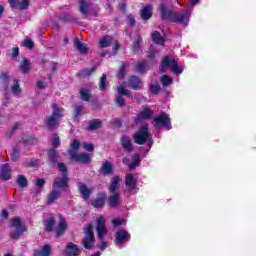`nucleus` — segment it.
Instances as JSON below:
<instances>
[{"label":"nucleus","instance_id":"58","mask_svg":"<svg viewBox=\"0 0 256 256\" xmlns=\"http://www.w3.org/2000/svg\"><path fill=\"white\" fill-rule=\"evenodd\" d=\"M60 146L61 138L59 137V135L55 134L54 138L52 139V147H54V149H57Z\"/></svg>","mask_w":256,"mask_h":256},{"label":"nucleus","instance_id":"24","mask_svg":"<svg viewBox=\"0 0 256 256\" xmlns=\"http://www.w3.org/2000/svg\"><path fill=\"white\" fill-rule=\"evenodd\" d=\"M120 182H121V177L114 176L110 181V186L108 188L109 193H117Z\"/></svg>","mask_w":256,"mask_h":256},{"label":"nucleus","instance_id":"18","mask_svg":"<svg viewBox=\"0 0 256 256\" xmlns=\"http://www.w3.org/2000/svg\"><path fill=\"white\" fill-rule=\"evenodd\" d=\"M100 171L102 175H104V177H107V175H113V173H115V169L113 168V163L109 161H105L104 163H102L100 167Z\"/></svg>","mask_w":256,"mask_h":256},{"label":"nucleus","instance_id":"22","mask_svg":"<svg viewBox=\"0 0 256 256\" xmlns=\"http://www.w3.org/2000/svg\"><path fill=\"white\" fill-rule=\"evenodd\" d=\"M120 199H121V195L119 194V192L112 193V195H110L108 198L109 207H111L112 209L117 207V205H119Z\"/></svg>","mask_w":256,"mask_h":256},{"label":"nucleus","instance_id":"12","mask_svg":"<svg viewBox=\"0 0 256 256\" xmlns=\"http://www.w3.org/2000/svg\"><path fill=\"white\" fill-rule=\"evenodd\" d=\"M48 159L50 161L51 167H59V152L55 148H50L47 150Z\"/></svg>","mask_w":256,"mask_h":256},{"label":"nucleus","instance_id":"39","mask_svg":"<svg viewBox=\"0 0 256 256\" xmlns=\"http://www.w3.org/2000/svg\"><path fill=\"white\" fill-rule=\"evenodd\" d=\"M126 73H127V63L122 62V63H121V66H120V68H119V70H118V72H117L116 77H117L118 79H125V74H126Z\"/></svg>","mask_w":256,"mask_h":256},{"label":"nucleus","instance_id":"47","mask_svg":"<svg viewBox=\"0 0 256 256\" xmlns=\"http://www.w3.org/2000/svg\"><path fill=\"white\" fill-rule=\"evenodd\" d=\"M161 84L164 86V87H168L169 85H173V78L167 76V75H163L161 77Z\"/></svg>","mask_w":256,"mask_h":256},{"label":"nucleus","instance_id":"21","mask_svg":"<svg viewBox=\"0 0 256 256\" xmlns=\"http://www.w3.org/2000/svg\"><path fill=\"white\" fill-rule=\"evenodd\" d=\"M141 43H143V37H141V35H136L134 37V42H133V49H134V53L136 55H139V53L143 52V48L141 47Z\"/></svg>","mask_w":256,"mask_h":256},{"label":"nucleus","instance_id":"2","mask_svg":"<svg viewBox=\"0 0 256 256\" xmlns=\"http://www.w3.org/2000/svg\"><path fill=\"white\" fill-rule=\"evenodd\" d=\"M191 12H173L171 8L165 6L161 7V19L162 21H171L172 23H180L181 25H188Z\"/></svg>","mask_w":256,"mask_h":256},{"label":"nucleus","instance_id":"13","mask_svg":"<svg viewBox=\"0 0 256 256\" xmlns=\"http://www.w3.org/2000/svg\"><path fill=\"white\" fill-rule=\"evenodd\" d=\"M128 83L133 91H139V89L143 88V82H141V78H139V76H130L128 78Z\"/></svg>","mask_w":256,"mask_h":256},{"label":"nucleus","instance_id":"27","mask_svg":"<svg viewBox=\"0 0 256 256\" xmlns=\"http://www.w3.org/2000/svg\"><path fill=\"white\" fill-rule=\"evenodd\" d=\"M65 231H67V221H65V219H61L58 227L56 228V238L61 237Z\"/></svg>","mask_w":256,"mask_h":256},{"label":"nucleus","instance_id":"11","mask_svg":"<svg viewBox=\"0 0 256 256\" xmlns=\"http://www.w3.org/2000/svg\"><path fill=\"white\" fill-rule=\"evenodd\" d=\"M127 241H131V234H129L127 230H118L116 232V243L123 245V243H127Z\"/></svg>","mask_w":256,"mask_h":256},{"label":"nucleus","instance_id":"43","mask_svg":"<svg viewBox=\"0 0 256 256\" xmlns=\"http://www.w3.org/2000/svg\"><path fill=\"white\" fill-rule=\"evenodd\" d=\"M82 111H83V104L82 103L76 104L75 108H74L73 119L75 120V119L81 117Z\"/></svg>","mask_w":256,"mask_h":256},{"label":"nucleus","instance_id":"8","mask_svg":"<svg viewBox=\"0 0 256 256\" xmlns=\"http://www.w3.org/2000/svg\"><path fill=\"white\" fill-rule=\"evenodd\" d=\"M153 117V110L150 108H144L142 111L138 112L137 116L134 118V123L137 125L143 121H147Z\"/></svg>","mask_w":256,"mask_h":256},{"label":"nucleus","instance_id":"3","mask_svg":"<svg viewBox=\"0 0 256 256\" xmlns=\"http://www.w3.org/2000/svg\"><path fill=\"white\" fill-rule=\"evenodd\" d=\"M168 69H171L175 75L183 73V68L179 67V63L173 57L164 56L161 62V72L165 73Z\"/></svg>","mask_w":256,"mask_h":256},{"label":"nucleus","instance_id":"51","mask_svg":"<svg viewBox=\"0 0 256 256\" xmlns=\"http://www.w3.org/2000/svg\"><path fill=\"white\" fill-rule=\"evenodd\" d=\"M30 5H31L30 0H22L21 2H18V7H19L20 11H25V10L29 9Z\"/></svg>","mask_w":256,"mask_h":256},{"label":"nucleus","instance_id":"31","mask_svg":"<svg viewBox=\"0 0 256 256\" xmlns=\"http://www.w3.org/2000/svg\"><path fill=\"white\" fill-rule=\"evenodd\" d=\"M161 127H165L166 131L171 130V118L165 113L161 114Z\"/></svg>","mask_w":256,"mask_h":256},{"label":"nucleus","instance_id":"34","mask_svg":"<svg viewBox=\"0 0 256 256\" xmlns=\"http://www.w3.org/2000/svg\"><path fill=\"white\" fill-rule=\"evenodd\" d=\"M79 11L82 15H89V3L87 0H78Z\"/></svg>","mask_w":256,"mask_h":256},{"label":"nucleus","instance_id":"54","mask_svg":"<svg viewBox=\"0 0 256 256\" xmlns=\"http://www.w3.org/2000/svg\"><path fill=\"white\" fill-rule=\"evenodd\" d=\"M59 21L62 23H71L73 21V16H71V14H63L59 17Z\"/></svg>","mask_w":256,"mask_h":256},{"label":"nucleus","instance_id":"6","mask_svg":"<svg viewBox=\"0 0 256 256\" xmlns=\"http://www.w3.org/2000/svg\"><path fill=\"white\" fill-rule=\"evenodd\" d=\"M11 227H15L16 230L10 232V238L11 239H19L25 231H27V228L23 226V222H21V218L14 217L11 220Z\"/></svg>","mask_w":256,"mask_h":256},{"label":"nucleus","instance_id":"23","mask_svg":"<svg viewBox=\"0 0 256 256\" xmlns=\"http://www.w3.org/2000/svg\"><path fill=\"white\" fill-rule=\"evenodd\" d=\"M81 253V250L77 247L76 244L69 242L67 245V250H66V256H79Z\"/></svg>","mask_w":256,"mask_h":256},{"label":"nucleus","instance_id":"4","mask_svg":"<svg viewBox=\"0 0 256 256\" xmlns=\"http://www.w3.org/2000/svg\"><path fill=\"white\" fill-rule=\"evenodd\" d=\"M149 137H151L149 125L142 124L139 130L133 135V140L136 145H145V142L149 141Z\"/></svg>","mask_w":256,"mask_h":256},{"label":"nucleus","instance_id":"48","mask_svg":"<svg viewBox=\"0 0 256 256\" xmlns=\"http://www.w3.org/2000/svg\"><path fill=\"white\" fill-rule=\"evenodd\" d=\"M118 95H125L126 97H131V99H133V95L131 94V92H129V90L125 89V86L121 85L118 87Z\"/></svg>","mask_w":256,"mask_h":256},{"label":"nucleus","instance_id":"17","mask_svg":"<svg viewBox=\"0 0 256 256\" xmlns=\"http://www.w3.org/2000/svg\"><path fill=\"white\" fill-rule=\"evenodd\" d=\"M0 179H2V181H9V179H11V167L8 163L1 165Z\"/></svg>","mask_w":256,"mask_h":256},{"label":"nucleus","instance_id":"1","mask_svg":"<svg viewBox=\"0 0 256 256\" xmlns=\"http://www.w3.org/2000/svg\"><path fill=\"white\" fill-rule=\"evenodd\" d=\"M58 171L61 177H56L52 183V191L48 194L46 205H55V201L61 197V193L69 189V170L63 162H58Z\"/></svg>","mask_w":256,"mask_h":256},{"label":"nucleus","instance_id":"19","mask_svg":"<svg viewBox=\"0 0 256 256\" xmlns=\"http://www.w3.org/2000/svg\"><path fill=\"white\" fill-rule=\"evenodd\" d=\"M74 47L81 53V55H87L89 53V48L87 47V44L81 42L79 38H74Z\"/></svg>","mask_w":256,"mask_h":256},{"label":"nucleus","instance_id":"35","mask_svg":"<svg viewBox=\"0 0 256 256\" xmlns=\"http://www.w3.org/2000/svg\"><path fill=\"white\" fill-rule=\"evenodd\" d=\"M22 143H24V145H37V143H39V140L35 138V136L24 135L22 137Z\"/></svg>","mask_w":256,"mask_h":256},{"label":"nucleus","instance_id":"45","mask_svg":"<svg viewBox=\"0 0 256 256\" xmlns=\"http://www.w3.org/2000/svg\"><path fill=\"white\" fill-rule=\"evenodd\" d=\"M19 157H20L19 146H15L11 154V160L13 161V163H17V161H19Z\"/></svg>","mask_w":256,"mask_h":256},{"label":"nucleus","instance_id":"15","mask_svg":"<svg viewBox=\"0 0 256 256\" xmlns=\"http://www.w3.org/2000/svg\"><path fill=\"white\" fill-rule=\"evenodd\" d=\"M120 145L124 151H127V153H131L133 151V143L131 141V137L127 135H123L120 138Z\"/></svg>","mask_w":256,"mask_h":256},{"label":"nucleus","instance_id":"56","mask_svg":"<svg viewBox=\"0 0 256 256\" xmlns=\"http://www.w3.org/2000/svg\"><path fill=\"white\" fill-rule=\"evenodd\" d=\"M96 231H97L98 239L103 240V237L107 235V227L96 228Z\"/></svg>","mask_w":256,"mask_h":256},{"label":"nucleus","instance_id":"41","mask_svg":"<svg viewBox=\"0 0 256 256\" xmlns=\"http://www.w3.org/2000/svg\"><path fill=\"white\" fill-rule=\"evenodd\" d=\"M145 69H147V60H142L136 64L137 73H145Z\"/></svg>","mask_w":256,"mask_h":256},{"label":"nucleus","instance_id":"20","mask_svg":"<svg viewBox=\"0 0 256 256\" xmlns=\"http://www.w3.org/2000/svg\"><path fill=\"white\" fill-rule=\"evenodd\" d=\"M125 185L127 189H130V191H135V189H139L137 187V180H135V176L133 174H128L126 176Z\"/></svg>","mask_w":256,"mask_h":256},{"label":"nucleus","instance_id":"28","mask_svg":"<svg viewBox=\"0 0 256 256\" xmlns=\"http://www.w3.org/2000/svg\"><path fill=\"white\" fill-rule=\"evenodd\" d=\"M51 247L46 244L42 247V250H34L33 256H51Z\"/></svg>","mask_w":256,"mask_h":256},{"label":"nucleus","instance_id":"60","mask_svg":"<svg viewBox=\"0 0 256 256\" xmlns=\"http://www.w3.org/2000/svg\"><path fill=\"white\" fill-rule=\"evenodd\" d=\"M83 147L85 151H89L90 153L95 151V146H93V144L84 143Z\"/></svg>","mask_w":256,"mask_h":256},{"label":"nucleus","instance_id":"55","mask_svg":"<svg viewBox=\"0 0 256 256\" xmlns=\"http://www.w3.org/2000/svg\"><path fill=\"white\" fill-rule=\"evenodd\" d=\"M11 89L14 95H19L21 93V86L19 85L18 81L14 82Z\"/></svg>","mask_w":256,"mask_h":256},{"label":"nucleus","instance_id":"61","mask_svg":"<svg viewBox=\"0 0 256 256\" xmlns=\"http://www.w3.org/2000/svg\"><path fill=\"white\" fill-rule=\"evenodd\" d=\"M10 56L12 57V59H17V57H19V47L13 48Z\"/></svg>","mask_w":256,"mask_h":256},{"label":"nucleus","instance_id":"14","mask_svg":"<svg viewBox=\"0 0 256 256\" xmlns=\"http://www.w3.org/2000/svg\"><path fill=\"white\" fill-rule=\"evenodd\" d=\"M78 191L84 201H88L89 197H91V193H93V191L87 187V184L83 182L78 183Z\"/></svg>","mask_w":256,"mask_h":256},{"label":"nucleus","instance_id":"50","mask_svg":"<svg viewBox=\"0 0 256 256\" xmlns=\"http://www.w3.org/2000/svg\"><path fill=\"white\" fill-rule=\"evenodd\" d=\"M45 185V180L43 178H38L36 180V189H35V193H41V191L43 190V186Z\"/></svg>","mask_w":256,"mask_h":256},{"label":"nucleus","instance_id":"44","mask_svg":"<svg viewBox=\"0 0 256 256\" xmlns=\"http://www.w3.org/2000/svg\"><path fill=\"white\" fill-rule=\"evenodd\" d=\"M100 91H107V75L103 74L99 82Z\"/></svg>","mask_w":256,"mask_h":256},{"label":"nucleus","instance_id":"5","mask_svg":"<svg viewBox=\"0 0 256 256\" xmlns=\"http://www.w3.org/2000/svg\"><path fill=\"white\" fill-rule=\"evenodd\" d=\"M82 245L89 251L95 247V233L93 232V224L87 225L85 237L82 240Z\"/></svg>","mask_w":256,"mask_h":256},{"label":"nucleus","instance_id":"52","mask_svg":"<svg viewBox=\"0 0 256 256\" xmlns=\"http://www.w3.org/2000/svg\"><path fill=\"white\" fill-rule=\"evenodd\" d=\"M96 222H97L96 229L107 227V220H105L103 216L98 217Z\"/></svg>","mask_w":256,"mask_h":256},{"label":"nucleus","instance_id":"25","mask_svg":"<svg viewBox=\"0 0 256 256\" xmlns=\"http://www.w3.org/2000/svg\"><path fill=\"white\" fill-rule=\"evenodd\" d=\"M44 227L46 233H51L55 230V217L51 216L44 220Z\"/></svg>","mask_w":256,"mask_h":256},{"label":"nucleus","instance_id":"32","mask_svg":"<svg viewBox=\"0 0 256 256\" xmlns=\"http://www.w3.org/2000/svg\"><path fill=\"white\" fill-rule=\"evenodd\" d=\"M113 41V37L109 36V35H105L102 36L100 41H99V45L102 49H105L107 47H111V43Z\"/></svg>","mask_w":256,"mask_h":256},{"label":"nucleus","instance_id":"59","mask_svg":"<svg viewBox=\"0 0 256 256\" xmlns=\"http://www.w3.org/2000/svg\"><path fill=\"white\" fill-rule=\"evenodd\" d=\"M160 89L161 87L159 85H155V84L150 85V93H152V95H157Z\"/></svg>","mask_w":256,"mask_h":256},{"label":"nucleus","instance_id":"26","mask_svg":"<svg viewBox=\"0 0 256 256\" xmlns=\"http://www.w3.org/2000/svg\"><path fill=\"white\" fill-rule=\"evenodd\" d=\"M51 107H52L51 115H53L54 117H58L59 119H63V117H65V115L63 114L65 109H63L62 107H59V105H57V103H52Z\"/></svg>","mask_w":256,"mask_h":256},{"label":"nucleus","instance_id":"16","mask_svg":"<svg viewBox=\"0 0 256 256\" xmlns=\"http://www.w3.org/2000/svg\"><path fill=\"white\" fill-rule=\"evenodd\" d=\"M140 17L143 21H149L153 17V6L150 4L144 6L140 10Z\"/></svg>","mask_w":256,"mask_h":256},{"label":"nucleus","instance_id":"9","mask_svg":"<svg viewBox=\"0 0 256 256\" xmlns=\"http://www.w3.org/2000/svg\"><path fill=\"white\" fill-rule=\"evenodd\" d=\"M61 118H58L57 116H53V114L46 116L45 119V125L48 129V131H55L57 127H59V120Z\"/></svg>","mask_w":256,"mask_h":256},{"label":"nucleus","instance_id":"30","mask_svg":"<svg viewBox=\"0 0 256 256\" xmlns=\"http://www.w3.org/2000/svg\"><path fill=\"white\" fill-rule=\"evenodd\" d=\"M102 125L103 122L101 121V119H94L89 123L86 129L87 131H97V129H101Z\"/></svg>","mask_w":256,"mask_h":256},{"label":"nucleus","instance_id":"36","mask_svg":"<svg viewBox=\"0 0 256 256\" xmlns=\"http://www.w3.org/2000/svg\"><path fill=\"white\" fill-rule=\"evenodd\" d=\"M159 55V50L155 47V45H151L148 50V58L151 59L152 63H157L155 58Z\"/></svg>","mask_w":256,"mask_h":256},{"label":"nucleus","instance_id":"10","mask_svg":"<svg viewBox=\"0 0 256 256\" xmlns=\"http://www.w3.org/2000/svg\"><path fill=\"white\" fill-rule=\"evenodd\" d=\"M107 202V194L105 192L99 193L98 197L91 201L92 207L94 209H103L105 203Z\"/></svg>","mask_w":256,"mask_h":256},{"label":"nucleus","instance_id":"37","mask_svg":"<svg viewBox=\"0 0 256 256\" xmlns=\"http://www.w3.org/2000/svg\"><path fill=\"white\" fill-rule=\"evenodd\" d=\"M0 83H3L5 91L9 89V72L0 73Z\"/></svg>","mask_w":256,"mask_h":256},{"label":"nucleus","instance_id":"49","mask_svg":"<svg viewBox=\"0 0 256 256\" xmlns=\"http://www.w3.org/2000/svg\"><path fill=\"white\" fill-rule=\"evenodd\" d=\"M141 165V160L139 159V154H134V161L130 163L129 169L132 171V169L139 167Z\"/></svg>","mask_w":256,"mask_h":256},{"label":"nucleus","instance_id":"53","mask_svg":"<svg viewBox=\"0 0 256 256\" xmlns=\"http://www.w3.org/2000/svg\"><path fill=\"white\" fill-rule=\"evenodd\" d=\"M70 147H71L70 151H75V153H77L79 151V148L81 147V142L75 139L71 142Z\"/></svg>","mask_w":256,"mask_h":256},{"label":"nucleus","instance_id":"57","mask_svg":"<svg viewBox=\"0 0 256 256\" xmlns=\"http://www.w3.org/2000/svg\"><path fill=\"white\" fill-rule=\"evenodd\" d=\"M22 45L27 47V49H35V42L29 38L25 39Z\"/></svg>","mask_w":256,"mask_h":256},{"label":"nucleus","instance_id":"46","mask_svg":"<svg viewBox=\"0 0 256 256\" xmlns=\"http://www.w3.org/2000/svg\"><path fill=\"white\" fill-rule=\"evenodd\" d=\"M152 42L155 45H161V33L159 31L152 32Z\"/></svg>","mask_w":256,"mask_h":256},{"label":"nucleus","instance_id":"63","mask_svg":"<svg viewBox=\"0 0 256 256\" xmlns=\"http://www.w3.org/2000/svg\"><path fill=\"white\" fill-rule=\"evenodd\" d=\"M154 125L155 127H161V115H158L156 118H154Z\"/></svg>","mask_w":256,"mask_h":256},{"label":"nucleus","instance_id":"62","mask_svg":"<svg viewBox=\"0 0 256 256\" xmlns=\"http://www.w3.org/2000/svg\"><path fill=\"white\" fill-rule=\"evenodd\" d=\"M9 5L12 9H15L19 7V1L18 0H8Z\"/></svg>","mask_w":256,"mask_h":256},{"label":"nucleus","instance_id":"7","mask_svg":"<svg viewBox=\"0 0 256 256\" xmlns=\"http://www.w3.org/2000/svg\"><path fill=\"white\" fill-rule=\"evenodd\" d=\"M71 159L76 161V163H83V165H89L91 163V156L89 154L80 153L78 154L75 151H69Z\"/></svg>","mask_w":256,"mask_h":256},{"label":"nucleus","instance_id":"29","mask_svg":"<svg viewBox=\"0 0 256 256\" xmlns=\"http://www.w3.org/2000/svg\"><path fill=\"white\" fill-rule=\"evenodd\" d=\"M19 69L22 73H24V75H27V73L31 71V62L29 61V59L24 58L20 63Z\"/></svg>","mask_w":256,"mask_h":256},{"label":"nucleus","instance_id":"42","mask_svg":"<svg viewBox=\"0 0 256 256\" xmlns=\"http://www.w3.org/2000/svg\"><path fill=\"white\" fill-rule=\"evenodd\" d=\"M115 103L118 107H126L127 106V101L121 95H116L115 96Z\"/></svg>","mask_w":256,"mask_h":256},{"label":"nucleus","instance_id":"33","mask_svg":"<svg viewBox=\"0 0 256 256\" xmlns=\"http://www.w3.org/2000/svg\"><path fill=\"white\" fill-rule=\"evenodd\" d=\"M95 71H97V67L93 66L92 68H86L83 70H80L78 72V77H91V75H93V73H95Z\"/></svg>","mask_w":256,"mask_h":256},{"label":"nucleus","instance_id":"64","mask_svg":"<svg viewBox=\"0 0 256 256\" xmlns=\"http://www.w3.org/2000/svg\"><path fill=\"white\" fill-rule=\"evenodd\" d=\"M39 165V161L33 160L31 162L26 163V167H37Z\"/></svg>","mask_w":256,"mask_h":256},{"label":"nucleus","instance_id":"38","mask_svg":"<svg viewBox=\"0 0 256 256\" xmlns=\"http://www.w3.org/2000/svg\"><path fill=\"white\" fill-rule=\"evenodd\" d=\"M79 95H80V99H82V101L88 102L90 101L92 95H91V90L89 89H81L79 91Z\"/></svg>","mask_w":256,"mask_h":256},{"label":"nucleus","instance_id":"40","mask_svg":"<svg viewBox=\"0 0 256 256\" xmlns=\"http://www.w3.org/2000/svg\"><path fill=\"white\" fill-rule=\"evenodd\" d=\"M17 185H19V187H21V189H25V187H27V185H29L28 181H27V177H25V175L21 174L18 176L17 179Z\"/></svg>","mask_w":256,"mask_h":256}]
</instances>
